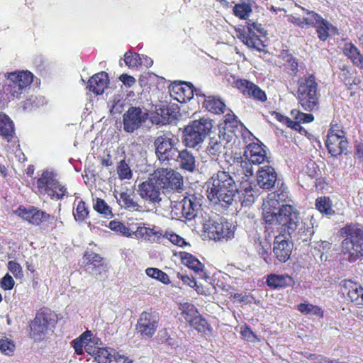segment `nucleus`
I'll use <instances>...</instances> for the list:
<instances>
[{"label": "nucleus", "instance_id": "nucleus-1", "mask_svg": "<svg viewBox=\"0 0 363 363\" xmlns=\"http://www.w3.org/2000/svg\"><path fill=\"white\" fill-rule=\"evenodd\" d=\"M207 198L214 203L225 207L240 203V206H250L258 196V190L252 182L242 180L237 188L235 179L225 171H218L206 183Z\"/></svg>", "mask_w": 363, "mask_h": 363}, {"label": "nucleus", "instance_id": "nucleus-2", "mask_svg": "<svg viewBox=\"0 0 363 363\" xmlns=\"http://www.w3.org/2000/svg\"><path fill=\"white\" fill-rule=\"evenodd\" d=\"M280 194L275 192L268 195L262 204L265 223L276 226L277 231L287 232L290 235L299 225V213L291 205H281Z\"/></svg>", "mask_w": 363, "mask_h": 363}, {"label": "nucleus", "instance_id": "nucleus-3", "mask_svg": "<svg viewBox=\"0 0 363 363\" xmlns=\"http://www.w3.org/2000/svg\"><path fill=\"white\" fill-rule=\"evenodd\" d=\"M340 233L345 238L341 243L345 258L354 262L363 257V228L358 224H350L342 228Z\"/></svg>", "mask_w": 363, "mask_h": 363}, {"label": "nucleus", "instance_id": "nucleus-4", "mask_svg": "<svg viewBox=\"0 0 363 363\" xmlns=\"http://www.w3.org/2000/svg\"><path fill=\"white\" fill-rule=\"evenodd\" d=\"M212 128V121L207 118L191 121L184 128V144L189 148L200 150Z\"/></svg>", "mask_w": 363, "mask_h": 363}, {"label": "nucleus", "instance_id": "nucleus-5", "mask_svg": "<svg viewBox=\"0 0 363 363\" xmlns=\"http://www.w3.org/2000/svg\"><path fill=\"white\" fill-rule=\"evenodd\" d=\"M298 99L306 111H313L318 108V83L313 75L302 77L298 82Z\"/></svg>", "mask_w": 363, "mask_h": 363}, {"label": "nucleus", "instance_id": "nucleus-6", "mask_svg": "<svg viewBox=\"0 0 363 363\" xmlns=\"http://www.w3.org/2000/svg\"><path fill=\"white\" fill-rule=\"evenodd\" d=\"M177 140L169 132H162L157 136L154 141L155 154L157 159L162 163L176 160L178 149L176 147Z\"/></svg>", "mask_w": 363, "mask_h": 363}, {"label": "nucleus", "instance_id": "nucleus-7", "mask_svg": "<svg viewBox=\"0 0 363 363\" xmlns=\"http://www.w3.org/2000/svg\"><path fill=\"white\" fill-rule=\"evenodd\" d=\"M148 113L140 107L131 106L123 116V130L133 133L147 121Z\"/></svg>", "mask_w": 363, "mask_h": 363}, {"label": "nucleus", "instance_id": "nucleus-8", "mask_svg": "<svg viewBox=\"0 0 363 363\" xmlns=\"http://www.w3.org/2000/svg\"><path fill=\"white\" fill-rule=\"evenodd\" d=\"M162 187L156 177L143 182L138 186V194L145 201L152 203L155 208L162 200Z\"/></svg>", "mask_w": 363, "mask_h": 363}, {"label": "nucleus", "instance_id": "nucleus-9", "mask_svg": "<svg viewBox=\"0 0 363 363\" xmlns=\"http://www.w3.org/2000/svg\"><path fill=\"white\" fill-rule=\"evenodd\" d=\"M159 321L160 315L157 311H143L138 320L136 330L143 338H150L157 330Z\"/></svg>", "mask_w": 363, "mask_h": 363}, {"label": "nucleus", "instance_id": "nucleus-10", "mask_svg": "<svg viewBox=\"0 0 363 363\" xmlns=\"http://www.w3.org/2000/svg\"><path fill=\"white\" fill-rule=\"evenodd\" d=\"M52 316V314L49 312H40L36 314L30 325V336L32 339L35 341H40L45 337L50 327L55 323Z\"/></svg>", "mask_w": 363, "mask_h": 363}, {"label": "nucleus", "instance_id": "nucleus-11", "mask_svg": "<svg viewBox=\"0 0 363 363\" xmlns=\"http://www.w3.org/2000/svg\"><path fill=\"white\" fill-rule=\"evenodd\" d=\"M162 189L179 190L183 186V177L177 172L167 168H162L155 173Z\"/></svg>", "mask_w": 363, "mask_h": 363}, {"label": "nucleus", "instance_id": "nucleus-12", "mask_svg": "<svg viewBox=\"0 0 363 363\" xmlns=\"http://www.w3.org/2000/svg\"><path fill=\"white\" fill-rule=\"evenodd\" d=\"M40 192L47 194L51 199H62L63 193L56 194V188L59 186V182L56 174L50 171H45L37 181Z\"/></svg>", "mask_w": 363, "mask_h": 363}, {"label": "nucleus", "instance_id": "nucleus-13", "mask_svg": "<svg viewBox=\"0 0 363 363\" xmlns=\"http://www.w3.org/2000/svg\"><path fill=\"white\" fill-rule=\"evenodd\" d=\"M201 201L200 198L192 194L184 197L174 206L178 209H181V213L183 217L187 220H192L201 212Z\"/></svg>", "mask_w": 363, "mask_h": 363}, {"label": "nucleus", "instance_id": "nucleus-14", "mask_svg": "<svg viewBox=\"0 0 363 363\" xmlns=\"http://www.w3.org/2000/svg\"><path fill=\"white\" fill-rule=\"evenodd\" d=\"M211 238L213 240L230 239L233 237L234 231L228 223L212 221L204 225Z\"/></svg>", "mask_w": 363, "mask_h": 363}, {"label": "nucleus", "instance_id": "nucleus-15", "mask_svg": "<svg viewBox=\"0 0 363 363\" xmlns=\"http://www.w3.org/2000/svg\"><path fill=\"white\" fill-rule=\"evenodd\" d=\"M280 233L282 232L279 231ZM291 245L284 235H276L274 241L273 252L277 259L281 262H286L291 253Z\"/></svg>", "mask_w": 363, "mask_h": 363}, {"label": "nucleus", "instance_id": "nucleus-16", "mask_svg": "<svg viewBox=\"0 0 363 363\" xmlns=\"http://www.w3.org/2000/svg\"><path fill=\"white\" fill-rule=\"evenodd\" d=\"M277 173L272 166H264L257 171V182L260 188L269 190L277 181Z\"/></svg>", "mask_w": 363, "mask_h": 363}, {"label": "nucleus", "instance_id": "nucleus-17", "mask_svg": "<svg viewBox=\"0 0 363 363\" xmlns=\"http://www.w3.org/2000/svg\"><path fill=\"white\" fill-rule=\"evenodd\" d=\"M14 213L18 216L33 225H39L43 220H47L50 217L46 213L36 208L26 209L23 206L18 208Z\"/></svg>", "mask_w": 363, "mask_h": 363}, {"label": "nucleus", "instance_id": "nucleus-18", "mask_svg": "<svg viewBox=\"0 0 363 363\" xmlns=\"http://www.w3.org/2000/svg\"><path fill=\"white\" fill-rule=\"evenodd\" d=\"M244 157L255 165H258L267 161L266 150L257 143H250L246 146Z\"/></svg>", "mask_w": 363, "mask_h": 363}, {"label": "nucleus", "instance_id": "nucleus-19", "mask_svg": "<svg viewBox=\"0 0 363 363\" xmlns=\"http://www.w3.org/2000/svg\"><path fill=\"white\" fill-rule=\"evenodd\" d=\"M236 85L245 94H248L250 96H252L260 101L267 100L265 92L261 90L257 85L246 79L238 80Z\"/></svg>", "mask_w": 363, "mask_h": 363}, {"label": "nucleus", "instance_id": "nucleus-20", "mask_svg": "<svg viewBox=\"0 0 363 363\" xmlns=\"http://www.w3.org/2000/svg\"><path fill=\"white\" fill-rule=\"evenodd\" d=\"M108 82V74L105 72H101L89 79L87 88L96 95L101 94L107 87Z\"/></svg>", "mask_w": 363, "mask_h": 363}, {"label": "nucleus", "instance_id": "nucleus-21", "mask_svg": "<svg viewBox=\"0 0 363 363\" xmlns=\"http://www.w3.org/2000/svg\"><path fill=\"white\" fill-rule=\"evenodd\" d=\"M326 146L329 153L333 157H337L346 150L347 141L345 138L328 135Z\"/></svg>", "mask_w": 363, "mask_h": 363}, {"label": "nucleus", "instance_id": "nucleus-22", "mask_svg": "<svg viewBox=\"0 0 363 363\" xmlns=\"http://www.w3.org/2000/svg\"><path fill=\"white\" fill-rule=\"evenodd\" d=\"M225 149L224 139L220 135L209 138L205 152L213 159L216 160Z\"/></svg>", "mask_w": 363, "mask_h": 363}, {"label": "nucleus", "instance_id": "nucleus-23", "mask_svg": "<svg viewBox=\"0 0 363 363\" xmlns=\"http://www.w3.org/2000/svg\"><path fill=\"white\" fill-rule=\"evenodd\" d=\"M313 16L315 19V27L316 28L318 37L320 40H326L330 33H335L337 32L336 28L319 14H315Z\"/></svg>", "mask_w": 363, "mask_h": 363}, {"label": "nucleus", "instance_id": "nucleus-24", "mask_svg": "<svg viewBox=\"0 0 363 363\" xmlns=\"http://www.w3.org/2000/svg\"><path fill=\"white\" fill-rule=\"evenodd\" d=\"M175 160L179 162L180 168L185 171L194 172L196 170V158L186 149L182 151L178 150Z\"/></svg>", "mask_w": 363, "mask_h": 363}, {"label": "nucleus", "instance_id": "nucleus-25", "mask_svg": "<svg viewBox=\"0 0 363 363\" xmlns=\"http://www.w3.org/2000/svg\"><path fill=\"white\" fill-rule=\"evenodd\" d=\"M348 289V298L356 305H363V288L350 281H345L343 284Z\"/></svg>", "mask_w": 363, "mask_h": 363}, {"label": "nucleus", "instance_id": "nucleus-26", "mask_svg": "<svg viewBox=\"0 0 363 363\" xmlns=\"http://www.w3.org/2000/svg\"><path fill=\"white\" fill-rule=\"evenodd\" d=\"M267 285L272 288H284L292 286L294 283L293 279L284 274H270L267 279Z\"/></svg>", "mask_w": 363, "mask_h": 363}, {"label": "nucleus", "instance_id": "nucleus-27", "mask_svg": "<svg viewBox=\"0 0 363 363\" xmlns=\"http://www.w3.org/2000/svg\"><path fill=\"white\" fill-rule=\"evenodd\" d=\"M291 115L295 119V124L292 129L298 131L301 134L307 135L308 132L301 125V123H310L314 120V117L311 113H304L297 110H292Z\"/></svg>", "mask_w": 363, "mask_h": 363}, {"label": "nucleus", "instance_id": "nucleus-28", "mask_svg": "<svg viewBox=\"0 0 363 363\" xmlns=\"http://www.w3.org/2000/svg\"><path fill=\"white\" fill-rule=\"evenodd\" d=\"M182 262L188 268L192 269L196 274L202 277L203 264L192 255L188 252H183L181 255Z\"/></svg>", "mask_w": 363, "mask_h": 363}, {"label": "nucleus", "instance_id": "nucleus-29", "mask_svg": "<svg viewBox=\"0 0 363 363\" xmlns=\"http://www.w3.org/2000/svg\"><path fill=\"white\" fill-rule=\"evenodd\" d=\"M116 199L118 201L121 207L125 208L130 211H140L142 206L133 200L131 194L128 192H121L119 196H116Z\"/></svg>", "mask_w": 363, "mask_h": 363}, {"label": "nucleus", "instance_id": "nucleus-30", "mask_svg": "<svg viewBox=\"0 0 363 363\" xmlns=\"http://www.w3.org/2000/svg\"><path fill=\"white\" fill-rule=\"evenodd\" d=\"M8 79L10 81L15 82L18 84V87L22 88L23 90L31 84L33 81V74L31 72L28 71L13 72L9 74Z\"/></svg>", "mask_w": 363, "mask_h": 363}, {"label": "nucleus", "instance_id": "nucleus-31", "mask_svg": "<svg viewBox=\"0 0 363 363\" xmlns=\"http://www.w3.org/2000/svg\"><path fill=\"white\" fill-rule=\"evenodd\" d=\"M203 106L208 111L217 114L223 113L225 108L224 102L220 99L212 96L205 99Z\"/></svg>", "mask_w": 363, "mask_h": 363}, {"label": "nucleus", "instance_id": "nucleus-32", "mask_svg": "<svg viewBox=\"0 0 363 363\" xmlns=\"http://www.w3.org/2000/svg\"><path fill=\"white\" fill-rule=\"evenodd\" d=\"M253 163L248 159H246L244 155L238 160L236 163L237 172L239 174H242V180H248V178L252 177L254 173Z\"/></svg>", "mask_w": 363, "mask_h": 363}, {"label": "nucleus", "instance_id": "nucleus-33", "mask_svg": "<svg viewBox=\"0 0 363 363\" xmlns=\"http://www.w3.org/2000/svg\"><path fill=\"white\" fill-rule=\"evenodd\" d=\"M343 52L356 66L363 68V55L356 46L351 43L345 44Z\"/></svg>", "mask_w": 363, "mask_h": 363}, {"label": "nucleus", "instance_id": "nucleus-34", "mask_svg": "<svg viewBox=\"0 0 363 363\" xmlns=\"http://www.w3.org/2000/svg\"><path fill=\"white\" fill-rule=\"evenodd\" d=\"M14 133L13 123L5 114H0V135L9 142L11 140Z\"/></svg>", "mask_w": 363, "mask_h": 363}, {"label": "nucleus", "instance_id": "nucleus-35", "mask_svg": "<svg viewBox=\"0 0 363 363\" xmlns=\"http://www.w3.org/2000/svg\"><path fill=\"white\" fill-rule=\"evenodd\" d=\"M316 208L322 213L326 215H332L335 211L332 208V201L329 197L321 196L316 199Z\"/></svg>", "mask_w": 363, "mask_h": 363}, {"label": "nucleus", "instance_id": "nucleus-36", "mask_svg": "<svg viewBox=\"0 0 363 363\" xmlns=\"http://www.w3.org/2000/svg\"><path fill=\"white\" fill-rule=\"evenodd\" d=\"M252 10L250 4L247 3L237 4L233 8V13L240 19L247 20Z\"/></svg>", "mask_w": 363, "mask_h": 363}, {"label": "nucleus", "instance_id": "nucleus-37", "mask_svg": "<svg viewBox=\"0 0 363 363\" xmlns=\"http://www.w3.org/2000/svg\"><path fill=\"white\" fill-rule=\"evenodd\" d=\"M182 311V314L184 316V319L189 323L194 318H195L199 312L196 307L191 303H184L181 305L179 308Z\"/></svg>", "mask_w": 363, "mask_h": 363}, {"label": "nucleus", "instance_id": "nucleus-38", "mask_svg": "<svg viewBox=\"0 0 363 363\" xmlns=\"http://www.w3.org/2000/svg\"><path fill=\"white\" fill-rule=\"evenodd\" d=\"M117 174L121 180L130 179L133 173L128 164L124 160H121L117 164Z\"/></svg>", "mask_w": 363, "mask_h": 363}, {"label": "nucleus", "instance_id": "nucleus-39", "mask_svg": "<svg viewBox=\"0 0 363 363\" xmlns=\"http://www.w3.org/2000/svg\"><path fill=\"white\" fill-rule=\"evenodd\" d=\"M298 309L300 312L304 314L315 315L318 317L323 315V311L317 306H313L309 303H301L298 306Z\"/></svg>", "mask_w": 363, "mask_h": 363}, {"label": "nucleus", "instance_id": "nucleus-40", "mask_svg": "<svg viewBox=\"0 0 363 363\" xmlns=\"http://www.w3.org/2000/svg\"><path fill=\"white\" fill-rule=\"evenodd\" d=\"M91 336V333L89 330L84 332L78 339H75L72 341V346L75 350V352L78 354H81L83 352V347L84 345L87 343L88 337Z\"/></svg>", "mask_w": 363, "mask_h": 363}, {"label": "nucleus", "instance_id": "nucleus-41", "mask_svg": "<svg viewBox=\"0 0 363 363\" xmlns=\"http://www.w3.org/2000/svg\"><path fill=\"white\" fill-rule=\"evenodd\" d=\"M94 208L97 212L103 214L107 218H111L113 216L111 208L103 199H96Z\"/></svg>", "mask_w": 363, "mask_h": 363}, {"label": "nucleus", "instance_id": "nucleus-42", "mask_svg": "<svg viewBox=\"0 0 363 363\" xmlns=\"http://www.w3.org/2000/svg\"><path fill=\"white\" fill-rule=\"evenodd\" d=\"M145 272L147 276L156 279L164 284L169 283L168 275L157 268H147Z\"/></svg>", "mask_w": 363, "mask_h": 363}, {"label": "nucleus", "instance_id": "nucleus-43", "mask_svg": "<svg viewBox=\"0 0 363 363\" xmlns=\"http://www.w3.org/2000/svg\"><path fill=\"white\" fill-rule=\"evenodd\" d=\"M111 354L106 348H98L94 356L98 363H111Z\"/></svg>", "mask_w": 363, "mask_h": 363}, {"label": "nucleus", "instance_id": "nucleus-44", "mask_svg": "<svg viewBox=\"0 0 363 363\" xmlns=\"http://www.w3.org/2000/svg\"><path fill=\"white\" fill-rule=\"evenodd\" d=\"M242 43L250 49H255L258 51L262 50L260 48L262 41L257 35H252L249 33L248 36Z\"/></svg>", "mask_w": 363, "mask_h": 363}, {"label": "nucleus", "instance_id": "nucleus-45", "mask_svg": "<svg viewBox=\"0 0 363 363\" xmlns=\"http://www.w3.org/2000/svg\"><path fill=\"white\" fill-rule=\"evenodd\" d=\"M132 234H134L137 238L150 240L155 233L151 228L146 227H138L135 231L132 232Z\"/></svg>", "mask_w": 363, "mask_h": 363}, {"label": "nucleus", "instance_id": "nucleus-46", "mask_svg": "<svg viewBox=\"0 0 363 363\" xmlns=\"http://www.w3.org/2000/svg\"><path fill=\"white\" fill-rule=\"evenodd\" d=\"M84 259L86 262V268L91 265L95 266L101 264L103 258L100 255L90 252H86L84 255Z\"/></svg>", "mask_w": 363, "mask_h": 363}, {"label": "nucleus", "instance_id": "nucleus-47", "mask_svg": "<svg viewBox=\"0 0 363 363\" xmlns=\"http://www.w3.org/2000/svg\"><path fill=\"white\" fill-rule=\"evenodd\" d=\"M108 227L111 230L119 232L125 236L132 235L130 230L121 222L112 220L109 223Z\"/></svg>", "mask_w": 363, "mask_h": 363}, {"label": "nucleus", "instance_id": "nucleus-48", "mask_svg": "<svg viewBox=\"0 0 363 363\" xmlns=\"http://www.w3.org/2000/svg\"><path fill=\"white\" fill-rule=\"evenodd\" d=\"M89 214L84 201H79L74 213L76 220L83 221Z\"/></svg>", "mask_w": 363, "mask_h": 363}, {"label": "nucleus", "instance_id": "nucleus-49", "mask_svg": "<svg viewBox=\"0 0 363 363\" xmlns=\"http://www.w3.org/2000/svg\"><path fill=\"white\" fill-rule=\"evenodd\" d=\"M15 345L9 339H0V351L6 354L11 355L14 351Z\"/></svg>", "mask_w": 363, "mask_h": 363}, {"label": "nucleus", "instance_id": "nucleus-50", "mask_svg": "<svg viewBox=\"0 0 363 363\" xmlns=\"http://www.w3.org/2000/svg\"><path fill=\"white\" fill-rule=\"evenodd\" d=\"M190 325L199 332H203L207 328V322L199 314L194 318L190 322Z\"/></svg>", "mask_w": 363, "mask_h": 363}, {"label": "nucleus", "instance_id": "nucleus-51", "mask_svg": "<svg viewBox=\"0 0 363 363\" xmlns=\"http://www.w3.org/2000/svg\"><path fill=\"white\" fill-rule=\"evenodd\" d=\"M22 91L23 89L18 87V84L13 81H10L9 84L4 87V92L10 94L13 98H19Z\"/></svg>", "mask_w": 363, "mask_h": 363}, {"label": "nucleus", "instance_id": "nucleus-52", "mask_svg": "<svg viewBox=\"0 0 363 363\" xmlns=\"http://www.w3.org/2000/svg\"><path fill=\"white\" fill-rule=\"evenodd\" d=\"M101 342L99 339H91L90 337H88L87 343L84 345V349L87 353L92 355L93 357L95 354V352H97V349L100 348L99 347L96 346L98 345H101Z\"/></svg>", "mask_w": 363, "mask_h": 363}, {"label": "nucleus", "instance_id": "nucleus-53", "mask_svg": "<svg viewBox=\"0 0 363 363\" xmlns=\"http://www.w3.org/2000/svg\"><path fill=\"white\" fill-rule=\"evenodd\" d=\"M124 57V61L129 67H135L142 64L141 59L138 54L133 55L126 52Z\"/></svg>", "mask_w": 363, "mask_h": 363}, {"label": "nucleus", "instance_id": "nucleus-54", "mask_svg": "<svg viewBox=\"0 0 363 363\" xmlns=\"http://www.w3.org/2000/svg\"><path fill=\"white\" fill-rule=\"evenodd\" d=\"M124 106L125 100L114 97L110 111L112 114L121 113L124 109Z\"/></svg>", "mask_w": 363, "mask_h": 363}, {"label": "nucleus", "instance_id": "nucleus-55", "mask_svg": "<svg viewBox=\"0 0 363 363\" xmlns=\"http://www.w3.org/2000/svg\"><path fill=\"white\" fill-rule=\"evenodd\" d=\"M246 23L250 34L255 35V30L258 32L259 34H264L266 33L265 30L260 23L255 22L251 23V21H248Z\"/></svg>", "mask_w": 363, "mask_h": 363}, {"label": "nucleus", "instance_id": "nucleus-56", "mask_svg": "<svg viewBox=\"0 0 363 363\" xmlns=\"http://www.w3.org/2000/svg\"><path fill=\"white\" fill-rule=\"evenodd\" d=\"M8 267L9 271L17 278H21L23 277V272L21 265L14 262L10 261L8 263Z\"/></svg>", "mask_w": 363, "mask_h": 363}, {"label": "nucleus", "instance_id": "nucleus-57", "mask_svg": "<svg viewBox=\"0 0 363 363\" xmlns=\"http://www.w3.org/2000/svg\"><path fill=\"white\" fill-rule=\"evenodd\" d=\"M332 135L339 138H345V132L342 130V125H339L338 123H332L328 135Z\"/></svg>", "mask_w": 363, "mask_h": 363}, {"label": "nucleus", "instance_id": "nucleus-58", "mask_svg": "<svg viewBox=\"0 0 363 363\" xmlns=\"http://www.w3.org/2000/svg\"><path fill=\"white\" fill-rule=\"evenodd\" d=\"M185 85L186 87H181L179 88V89H181L184 92V95L185 96V97H186L188 100H190L193 97L194 94L196 95L199 94V90L196 89H193V86L191 84H185Z\"/></svg>", "mask_w": 363, "mask_h": 363}, {"label": "nucleus", "instance_id": "nucleus-59", "mask_svg": "<svg viewBox=\"0 0 363 363\" xmlns=\"http://www.w3.org/2000/svg\"><path fill=\"white\" fill-rule=\"evenodd\" d=\"M166 238L174 245H178V246H183L186 245V242L182 238V237L179 236L177 234L172 233H168L165 235Z\"/></svg>", "mask_w": 363, "mask_h": 363}, {"label": "nucleus", "instance_id": "nucleus-60", "mask_svg": "<svg viewBox=\"0 0 363 363\" xmlns=\"http://www.w3.org/2000/svg\"><path fill=\"white\" fill-rule=\"evenodd\" d=\"M14 280L9 274H6L1 279V286L4 290H10L13 287Z\"/></svg>", "mask_w": 363, "mask_h": 363}, {"label": "nucleus", "instance_id": "nucleus-61", "mask_svg": "<svg viewBox=\"0 0 363 363\" xmlns=\"http://www.w3.org/2000/svg\"><path fill=\"white\" fill-rule=\"evenodd\" d=\"M86 270L94 274L96 277H99L104 272H105V266L102 263L95 266L91 265L86 268Z\"/></svg>", "mask_w": 363, "mask_h": 363}, {"label": "nucleus", "instance_id": "nucleus-62", "mask_svg": "<svg viewBox=\"0 0 363 363\" xmlns=\"http://www.w3.org/2000/svg\"><path fill=\"white\" fill-rule=\"evenodd\" d=\"M306 12H307V14L309 15V16L306 17V18H303V26L315 27V19L314 18L313 15L318 14V13H315L314 11H308V10L306 11Z\"/></svg>", "mask_w": 363, "mask_h": 363}, {"label": "nucleus", "instance_id": "nucleus-63", "mask_svg": "<svg viewBox=\"0 0 363 363\" xmlns=\"http://www.w3.org/2000/svg\"><path fill=\"white\" fill-rule=\"evenodd\" d=\"M157 114L161 116L162 120L161 121L157 122V123H161L164 124L169 121V116L170 113L167 107L160 108L159 110H157Z\"/></svg>", "mask_w": 363, "mask_h": 363}, {"label": "nucleus", "instance_id": "nucleus-64", "mask_svg": "<svg viewBox=\"0 0 363 363\" xmlns=\"http://www.w3.org/2000/svg\"><path fill=\"white\" fill-rule=\"evenodd\" d=\"M177 277L182 279L184 284H187L190 287L194 288L196 285L194 278H191L188 275L178 273Z\"/></svg>", "mask_w": 363, "mask_h": 363}]
</instances>
